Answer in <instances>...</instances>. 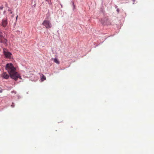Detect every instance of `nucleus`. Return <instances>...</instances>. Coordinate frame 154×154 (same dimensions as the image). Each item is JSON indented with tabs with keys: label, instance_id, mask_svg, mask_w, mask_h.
Returning a JSON list of instances; mask_svg holds the SVG:
<instances>
[{
	"label": "nucleus",
	"instance_id": "0eeeda50",
	"mask_svg": "<svg viewBox=\"0 0 154 154\" xmlns=\"http://www.w3.org/2000/svg\"><path fill=\"white\" fill-rule=\"evenodd\" d=\"M52 60H53L54 62L57 64H59L60 63L58 60L57 58H52Z\"/></svg>",
	"mask_w": 154,
	"mask_h": 154
},
{
	"label": "nucleus",
	"instance_id": "f257e3e1",
	"mask_svg": "<svg viewBox=\"0 0 154 154\" xmlns=\"http://www.w3.org/2000/svg\"><path fill=\"white\" fill-rule=\"evenodd\" d=\"M5 68L9 73L11 77L16 81L18 78L21 79L20 75L16 71V68L13 66L12 63H7Z\"/></svg>",
	"mask_w": 154,
	"mask_h": 154
},
{
	"label": "nucleus",
	"instance_id": "4468645a",
	"mask_svg": "<svg viewBox=\"0 0 154 154\" xmlns=\"http://www.w3.org/2000/svg\"><path fill=\"white\" fill-rule=\"evenodd\" d=\"M17 17H18V16H17L16 17V20L17 19Z\"/></svg>",
	"mask_w": 154,
	"mask_h": 154
},
{
	"label": "nucleus",
	"instance_id": "9d476101",
	"mask_svg": "<svg viewBox=\"0 0 154 154\" xmlns=\"http://www.w3.org/2000/svg\"><path fill=\"white\" fill-rule=\"evenodd\" d=\"M47 2L49 5H51V2L50 0H45Z\"/></svg>",
	"mask_w": 154,
	"mask_h": 154
},
{
	"label": "nucleus",
	"instance_id": "ddd939ff",
	"mask_svg": "<svg viewBox=\"0 0 154 154\" xmlns=\"http://www.w3.org/2000/svg\"><path fill=\"white\" fill-rule=\"evenodd\" d=\"M2 90H0V93H2Z\"/></svg>",
	"mask_w": 154,
	"mask_h": 154
},
{
	"label": "nucleus",
	"instance_id": "39448f33",
	"mask_svg": "<svg viewBox=\"0 0 154 154\" xmlns=\"http://www.w3.org/2000/svg\"><path fill=\"white\" fill-rule=\"evenodd\" d=\"M7 42V40L5 39L4 37L1 38V39H0V42L2 43L5 46H7L8 45Z\"/></svg>",
	"mask_w": 154,
	"mask_h": 154
},
{
	"label": "nucleus",
	"instance_id": "f3484780",
	"mask_svg": "<svg viewBox=\"0 0 154 154\" xmlns=\"http://www.w3.org/2000/svg\"><path fill=\"white\" fill-rule=\"evenodd\" d=\"M11 14H12V12H11Z\"/></svg>",
	"mask_w": 154,
	"mask_h": 154
},
{
	"label": "nucleus",
	"instance_id": "423d86ee",
	"mask_svg": "<svg viewBox=\"0 0 154 154\" xmlns=\"http://www.w3.org/2000/svg\"><path fill=\"white\" fill-rule=\"evenodd\" d=\"M2 77L6 79H8L9 77V75L6 72H3L2 75Z\"/></svg>",
	"mask_w": 154,
	"mask_h": 154
},
{
	"label": "nucleus",
	"instance_id": "2eb2a0df",
	"mask_svg": "<svg viewBox=\"0 0 154 154\" xmlns=\"http://www.w3.org/2000/svg\"><path fill=\"white\" fill-rule=\"evenodd\" d=\"M134 2H135V0H132Z\"/></svg>",
	"mask_w": 154,
	"mask_h": 154
},
{
	"label": "nucleus",
	"instance_id": "20e7f679",
	"mask_svg": "<svg viewBox=\"0 0 154 154\" xmlns=\"http://www.w3.org/2000/svg\"><path fill=\"white\" fill-rule=\"evenodd\" d=\"M7 24L8 22L7 20V19L6 18L3 19L1 23V26L4 27H5L7 26Z\"/></svg>",
	"mask_w": 154,
	"mask_h": 154
},
{
	"label": "nucleus",
	"instance_id": "dca6fc26",
	"mask_svg": "<svg viewBox=\"0 0 154 154\" xmlns=\"http://www.w3.org/2000/svg\"><path fill=\"white\" fill-rule=\"evenodd\" d=\"M13 16H14L13 15H12V17H13Z\"/></svg>",
	"mask_w": 154,
	"mask_h": 154
},
{
	"label": "nucleus",
	"instance_id": "6e6552de",
	"mask_svg": "<svg viewBox=\"0 0 154 154\" xmlns=\"http://www.w3.org/2000/svg\"><path fill=\"white\" fill-rule=\"evenodd\" d=\"M108 20V19L106 18H104L103 19H101V23L103 24H104L105 23V22L104 21V20Z\"/></svg>",
	"mask_w": 154,
	"mask_h": 154
},
{
	"label": "nucleus",
	"instance_id": "1a4fd4ad",
	"mask_svg": "<svg viewBox=\"0 0 154 154\" xmlns=\"http://www.w3.org/2000/svg\"><path fill=\"white\" fill-rule=\"evenodd\" d=\"M4 37L2 35V32H0V39H1V38H3Z\"/></svg>",
	"mask_w": 154,
	"mask_h": 154
},
{
	"label": "nucleus",
	"instance_id": "f03ea898",
	"mask_svg": "<svg viewBox=\"0 0 154 154\" xmlns=\"http://www.w3.org/2000/svg\"><path fill=\"white\" fill-rule=\"evenodd\" d=\"M42 25L47 29L50 28L52 26V25L51 21L48 20H45L42 23Z\"/></svg>",
	"mask_w": 154,
	"mask_h": 154
},
{
	"label": "nucleus",
	"instance_id": "9b49d317",
	"mask_svg": "<svg viewBox=\"0 0 154 154\" xmlns=\"http://www.w3.org/2000/svg\"><path fill=\"white\" fill-rule=\"evenodd\" d=\"M14 103H12V105H11V106L12 107H14Z\"/></svg>",
	"mask_w": 154,
	"mask_h": 154
},
{
	"label": "nucleus",
	"instance_id": "7ed1b4c3",
	"mask_svg": "<svg viewBox=\"0 0 154 154\" xmlns=\"http://www.w3.org/2000/svg\"><path fill=\"white\" fill-rule=\"evenodd\" d=\"M3 52L6 57L9 58L11 57L12 54L9 52L7 51V50L6 48H3Z\"/></svg>",
	"mask_w": 154,
	"mask_h": 154
},
{
	"label": "nucleus",
	"instance_id": "f8f14e48",
	"mask_svg": "<svg viewBox=\"0 0 154 154\" xmlns=\"http://www.w3.org/2000/svg\"><path fill=\"white\" fill-rule=\"evenodd\" d=\"M43 78L44 79V80H45L46 78L45 77H43Z\"/></svg>",
	"mask_w": 154,
	"mask_h": 154
}]
</instances>
